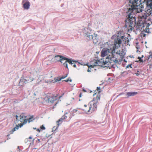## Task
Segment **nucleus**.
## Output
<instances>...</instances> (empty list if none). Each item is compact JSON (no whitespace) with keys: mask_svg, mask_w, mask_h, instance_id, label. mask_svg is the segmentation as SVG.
<instances>
[{"mask_svg":"<svg viewBox=\"0 0 152 152\" xmlns=\"http://www.w3.org/2000/svg\"><path fill=\"white\" fill-rule=\"evenodd\" d=\"M131 7L128 9L127 13L128 14V18L125 20V27L129 31H132L135 24L134 13L142 12L144 7L141 4L142 0H129Z\"/></svg>","mask_w":152,"mask_h":152,"instance_id":"nucleus-1","label":"nucleus"},{"mask_svg":"<svg viewBox=\"0 0 152 152\" xmlns=\"http://www.w3.org/2000/svg\"><path fill=\"white\" fill-rule=\"evenodd\" d=\"M121 43V39L118 38L114 40V45L110 49L104 48L102 50L101 56L104 57L106 56V60L103 61V65L105 67H109V65L118 61L116 58L113 56V53L115 52V50L116 48L120 47Z\"/></svg>","mask_w":152,"mask_h":152,"instance_id":"nucleus-2","label":"nucleus"},{"mask_svg":"<svg viewBox=\"0 0 152 152\" xmlns=\"http://www.w3.org/2000/svg\"><path fill=\"white\" fill-rule=\"evenodd\" d=\"M151 23L152 22L150 21H146L145 19H142L139 20L137 24L139 28L147 32L150 33L148 27Z\"/></svg>","mask_w":152,"mask_h":152,"instance_id":"nucleus-3","label":"nucleus"},{"mask_svg":"<svg viewBox=\"0 0 152 152\" xmlns=\"http://www.w3.org/2000/svg\"><path fill=\"white\" fill-rule=\"evenodd\" d=\"M81 109L85 113H90L97 110V107L94 106L93 101H91L88 104H84Z\"/></svg>","mask_w":152,"mask_h":152,"instance_id":"nucleus-4","label":"nucleus"},{"mask_svg":"<svg viewBox=\"0 0 152 152\" xmlns=\"http://www.w3.org/2000/svg\"><path fill=\"white\" fill-rule=\"evenodd\" d=\"M101 89L100 87H97L95 91H94L93 96L94 98L91 101L93 102L94 105L95 107H97V104L100 100Z\"/></svg>","mask_w":152,"mask_h":152,"instance_id":"nucleus-5","label":"nucleus"},{"mask_svg":"<svg viewBox=\"0 0 152 152\" xmlns=\"http://www.w3.org/2000/svg\"><path fill=\"white\" fill-rule=\"evenodd\" d=\"M55 58H59V60L60 62L63 65L68 69V65L67 63H68L69 64L72 65L73 64L72 62H74L72 60L67 58L65 57L59 56L57 55L55 56Z\"/></svg>","mask_w":152,"mask_h":152,"instance_id":"nucleus-6","label":"nucleus"},{"mask_svg":"<svg viewBox=\"0 0 152 152\" xmlns=\"http://www.w3.org/2000/svg\"><path fill=\"white\" fill-rule=\"evenodd\" d=\"M48 102L50 104L55 103V105L58 103L59 100L61 97V96H59L57 94H52L47 96Z\"/></svg>","mask_w":152,"mask_h":152,"instance_id":"nucleus-7","label":"nucleus"},{"mask_svg":"<svg viewBox=\"0 0 152 152\" xmlns=\"http://www.w3.org/2000/svg\"><path fill=\"white\" fill-rule=\"evenodd\" d=\"M27 116H25L24 114L22 113L19 116V118H20V119L19 120L20 121L21 123L20 124H18V125H16V126L13 128L12 129V132H14L15 131L18 129L19 127H21L23 125L26 124L28 121V119H26V118Z\"/></svg>","mask_w":152,"mask_h":152,"instance_id":"nucleus-8","label":"nucleus"},{"mask_svg":"<svg viewBox=\"0 0 152 152\" xmlns=\"http://www.w3.org/2000/svg\"><path fill=\"white\" fill-rule=\"evenodd\" d=\"M146 4L144 14L146 16L148 17L152 13V0H146Z\"/></svg>","mask_w":152,"mask_h":152,"instance_id":"nucleus-9","label":"nucleus"},{"mask_svg":"<svg viewBox=\"0 0 152 152\" xmlns=\"http://www.w3.org/2000/svg\"><path fill=\"white\" fill-rule=\"evenodd\" d=\"M34 80V78L31 76H27L21 77L19 83L20 85H24L28 83L31 82Z\"/></svg>","mask_w":152,"mask_h":152,"instance_id":"nucleus-10","label":"nucleus"},{"mask_svg":"<svg viewBox=\"0 0 152 152\" xmlns=\"http://www.w3.org/2000/svg\"><path fill=\"white\" fill-rule=\"evenodd\" d=\"M86 36L88 37L89 39H91L93 40V41L94 43H96L97 42V39L96 40L95 39H94V37H93V35L91 33V31L90 29H88V32L86 34Z\"/></svg>","mask_w":152,"mask_h":152,"instance_id":"nucleus-11","label":"nucleus"},{"mask_svg":"<svg viewBox=\"0 0 152 152\" xmlns=\"http://www.w3.org/2000/svg\"><path fill=\"white\" fill-rule=\"evenodd\" d=\"M99 61L93 60L91 62L90 65H88V67L89 68H94L95 66H99Z\"/></svg>","mask_w":152,"mask_h":152,"instance_id":"nucleus-12","label":"nucleus"},{"mask_svg":"<svg viewBox=\"0 0 152 152\" xmlns=\"http://www.w3.org/2000/svg\"><path fill=\"white\" fill-rule=\"evenodd\" d=\"M23 7L24 9L28 10L30 6V2L28 0H23Z\"/></svg>","mask_w":152,"mask_h":152,"instance_id":"nucleus-13","label":"nucleus"},{"mask_svg":"<svg viewBox=\"0 0 152 152\" xmlns=\"http://www.w3.org/2000/svg\"><path fill=\"white\" fill-rule=\"evenodd\" d=\"M67 114V113H66L61 118L59 119V120L56 122V123L58 127L59 125L62 123L63 120L64 119H67V116L66 115Z\"/></svg>","mask_w":152,"mask_h":152,"instance_id":"nucleus-14","label":"nucleus"},{"mask_svg":"<svg viewBox=\"0 0 152 152\" xmlns=\"http://www.w3.org/2000/svg\"><path fill=\"white\" fill-rule=\"evenodd\" d=\"M137 94V92H129L126 93V95L127 97L134 96Z\"/></svg>","mask_w":152,"mask_h":152,"instance_id":"nucleus-15","label":"nucleus"},{"mask_svg":"<svg viewBox=\"0 0 152 152\" xmlns=\"http://www.w3.org/2000/svg\"><path fill=\"white\" fill-rule=\"evenodd\" d=\"M79 110H81V108H77V109L73 110L72 111V113L74 115H75V114H74L75 113H77V114L78 113H79Z\"/></svg>","mask_w":152,"mask_h":152,"instance_id":"nucleus-16","label":"nucleus"},{"mask_svg":"<svg viewBox=\"0 0 152 152\" xmlns=\"http://www.w3.org/2000/svg\"><path fill=\"white\" fill-rule=\"evenodd\" d=\"M34 120V117L33 115L31 116L28 119V121L30 123V122H32Z\"/></svg>","mask_w":152,"mask_h":152,"instance_id":"nucleus-17","label":"nucleus"},{"mask_svg":"<svg viewBox=\"0 0 152 152\" xmlns=\"http://www.w3.org/2000/svg\"><path fill=\"white\" fill-rule=\"evenodd\" d=\"M45 127L43 126V125H42L40 126V129H37V130L39 132H40V130H45Z\"/></svg>","mask_w":152,"mask_h":152,"instance_id":"nucleus-18","label":"nucleus"},{"mask_svg":"<svg viewBox=\"0 0 152 152\" xmlns=\"http://www.w3.org/2000/svg\"><path fill=\"white\" fill-rule=\"evenodd\" d=\"M149 53L150 55L148 58V59H149L150 58H152V53L151 52H150Z\"/></svg>","mask_w":152,"mask_h":152,"instance_id":"nucleus-19","label":"nucleus"},{"mask_svg":"<svg viewBox=\"0 0 152 152\" xmlns=\"http://www.w3.org/2000/svg\"><path fill=\"white\" fill-rule=\"evenodd\" d=\"M97 35L96 34H94V36H93V37H94V39H95V38H96V39H95L96 40V39H97V40L98 39V38L97 37ZM97 41H98L97 40Z\"/></svg>","mask_w":152,"mask_h":152,"instance_id":"nucleus-20","label":"nucleus"},{"mask_svg":"<svg viewBox=\"0 0 152 152\" xmlns=\"http://www.w3.org/2000/svg\"><path fill=\"white\" fill-rule=\"evenodd\" d=\"M57 128H58V127H55V126L53 127L52 129V132H55V131L57 129Z\"/></svg>","mask_w":152,"mask_h":152,"instance_id":"nucleus-21","label":"nucleus"},{"mask_svg":"<svg viewBox=\"0 0 152 152\" xmlns=\"http://www.w3.org/2000/svg\"><path fill=\"white\" fill-rule=\"evenodd\" d=\"M137 58L139 59V61L141 62H143V61L142 59H141L142 58H141L140 57H138Z\"/></svg>","mask_w":152,"mask_h":152,"instance_id":"nucleus-22","label":"nucleus"},{"mask_svg":"<svg viewBox=\"0 0 152 152\" xmlns=\"http://www.w3.org/2000/svg\"><path fill=\"white\" fill-rule=\"evenodd\" d=\"M120 38H121V39H123V41H124V40H126V39H126V38H124V36H121V37H120ZM125 42H126V41H125ZM125 43H126V42H125Z\"/></svg>","mask_w":152,"mask_h":152,"instance_id":"nucleus-23","label":"nucleus"},{"mask_svg":"<svg viewBox=\"0 0 152 152\" xmlns=\"http://www.w3.org/2000/svg\"><path fill=\"white\" fill-rule=\"evenodd\" d=\"M74 61V62H72V63L73 64H72V66L74 67H76V64H75L74 63V62H75V61Z\"/></svg>","mask_w":152,"mask_h":152,"instance_id":"nucleus-24","label":"nucleus"},{"mask_svg":"<svg viewBox=\"0 0 152 152\" xmlns=\"http://www.w3.org/2000/svg\"><path fill=\"white\" fill-rule=\"evenodd\" d=\"M129 67H130L131 68H132V64H129L127 66H126V68H128Z\"/></svg>","mask_w":152,"mask_h":152,"instance_id":"nucleus-25","label":"nucleus"},{"mask_svg":"<svg viewBox=\"0 0 152 152\" xmlns=\"http://www.w3.org/2000/svg\"><path fill=\"white\" fill-rule=\"evenodd\" d=\"M64 81H65V82H67L69 81H70V82H71L72 81V80H69V79H68L66 80H64Z\"/></svg>","mask_w":152,"mask_h":152,"instance_id":"nucleus-26","label":"nucleus"},{"mask_svg":"<svg viewBox=\"0 0 152 152\" xmlns=\"http://www.w3.org/2000/svg\"><path fill=\"white\" fill-rule=\"evenodd\" d=\"M52 81H50V80H49V81H48V80L46 81V80H45V83H51Z\"/></svg>","mask_w":152,"mask_h":152,"instance_id":"nucleus-27","label":"nucleus"},{"mask_svg":"<svg viewBox=\"0 0 152 152\" xmlns=\"http://www.w3.org/2000/svg\"><path fill=\"white\" fill-rule=\"evenodd\" d=\"M82 93H80L79 95V97L80 98L81 97V96H82Z\"/></svg>","mask_w":152,"mask_h":152,"instance_id":"nucleus-28","label":"nucleus"},{"mask_svg":"<svg viewBox=\"0 0 152 152\" xmlns=\"http://www.w3.org/2000/svg\"><path fill=\"white\" fill-rule=\"evenodd\" d=\"M122 53H119V55H120V56H122ZM124 57V55H123L122 57H122Z\"/></svg>","mask_w":152,"mask_h":152,"instance_id":"nucleus-29","label":"nucleus"},{"mask_svg":"<svg viewBox=\"0 0 152 152\" xmlns=\"http://www.w3.org/2000/svg\"><path fill=\"white\" fill-rule=\"evenodd\" d=\"M90 69H91V68H88V69L87 71L88 72H91V71H90Z\"/></svg>","mask_w":152,"mask_h":152,"instance_id":"nucleus-30","label":"nucleus"},{"mask_svg":"<svg viewBox=\"0 0 152 152\" xmlns=\"http://www.w3.org/2000/svg\"><path fill=\"white\" fill-rule=\"evenodd\" d=\"M55 58L56 59V60H57L58 61H59V58H55Z\"/></svg>","mask_w":152,"mask_h":152,"instance_id":"nucleus-31","label":"nucleus"},{"mask_svg":"<svg viewBox=\"0 0 152 152\" xmlns=\"http://www.w3.org/2000/svg\"><path fill=\"white\" fill-rule=\"evenodd\" d=\"M16 119L17 120H18V116L17 115H16Z\"/></svg>","mask_w":152,"mask_h":152,"instance_id":"nucleus-32","label":"nucleus"},{"mask_svg":"<svg viewBox=\"0 0 152 152\" xmlns=\"http://www.w3.org/2000/svg\"><path fill=\"white\" fill-rule=\"evenodd\" d=\"M28 138L29 139H32V137L30 136Z\"/></svg>","mask_w":152,"mask_h":152,"instance_id":"nucleus-33","label":"nucleus"},{"mask_svg":"<svg viewBox=\"0 0 152 152\" xmlns=\"http://www.w3.org/2000/svg\"><path fill=\"white\" fill-rule=\"evenodd\" d=\"M66 76H66V77H61V79L64 78H65V77H66Z\"/></svg>","mask_w":152,"mask_h":152,"instance_id":"nucleus-34","label":"nucleus"},{"mask_svg":"<svg viewBox=\"0 0 152 152\" xmlns=\"http://www.w3.org/2000/svg\"><path fill=\"white\" fill-rule=\"evenodd\" d=\"M38 79H39V80H40V79H41L40 77H39Z\"/></svg>","mask_w":152,"mask_h":152,"instance_id":"nucleus-35","label":"nucleus"},{"mask_svg":"<svg viewBox=\"0 0 152 152\" xmlns=\"http://www.w3.org/2000/svg\"><path fill=\"white\" fill-rule=\"evenodd\" d=\"M143 57V56L142 55V57H141V58H142Z\"/></svg>","mask_w":152,"mask_h":152,"instance_id":"nucleus-36","label":"nucleus"},{"mask_svg":"<svg viewBox=\"0 0 152 152\" xmlns=\"http://www.w3.org/2000/svg\"><path fill=\"white\" fill-rule=\"evenodd\" d=\"M19 146H18V149H19Z\"/></svg>","mask_w":152,"mask_h":152,"instance_id":"nucleus-37","label":"nucleus"},{"mask_svg":"<svg viewBox=\"0 0 152 152\" xmlns=\"http://www.w3.org/2000/svg\"><path fill=\"white\" fill-rule=\"evenodd\" d=\"M136 75H138V74H136Z\"/></svg>","mask_w":152,"mask_h":152,"instance_id":"nucleus-38","label":"nucleus"}]
</instances>
